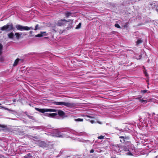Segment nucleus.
Listing matches in <instances>:
<instances>
[{
	"mask_svg": "<svg viewBox=\"0 0 158 158\" xmlns=\"http://www.w3.org/2000/svg\"><path fill=\"white\" fill-rule=\"evenodd\" d=\"M35 109L37 110L38 111H40V109L38 108H35Z\"/></svg>",
	"mask_w": 158,
	"mask_h": 158,
	"instance_id": "obj_34",
	"label": "nucleus"
},
{
	"mask_svg": "<svg viewBox=\"0 0 158 158\" xmlns=\"http://www.w3.org/2000/svg\"><path fill=\"white\" fill-rule=\"evenodd\" d=\"M73 14L69 12H67L65 13V15L67 17H68L70 16H73Z\"/></svg>",
	"mask_w": 158,
	"mask_h": 158,
	"instance_id": "obj_14",
	"label": "nucleus"
},
{
	"mask_svg": "<svg viewBox=\"0 0 158 158\" xmlns=\"http://www.w3.org/2000/svg\"><path fill=\"white\" fill-rule=\"evenodd\" d=\"M81 23H80L76 27V29H78L80 28V26H81Z\"/></svg>",
	"mask_w": 158,
	"mask_h": 158,
	"instance_id": "obj_25",
	"label": "nucleus"
},
{
	"mask_svg": "<svg viewBox=\"0 0 158 158\" xmlns=\"http://www.w3.org/2000/svg\"><path fill=\"white\" fill-rule=\"evenodd\" d=\"M98 123L99 124H101V123L99 122H98Z\"/></svg>",
	"mask_w": 158,
	"mask_h": 158,
	"instance_id": "obj_40",
	"label": "nucleus"
},
{
	"mask_svg": "<svg viewBox=\"0 0 158 158\" xmlns=\"http://www.w3.org/2000/svg\"><path fill=\"white\" fill-rule=\"evenodd\" d=\"M139 99V101L142 103L145 104L147 103V100H144L143 98H141V97H139L136 98Z\"/></svg>",
	"mask_w": 158,
	"mask_h": 158,
	"instance_id": "obj_11",
	"label": "nucleus"
},
{
	"mask_svg": "<svg viewBox=\"0 0 158 158\" xmlns=\"http://www.w3.org/2000/svg\"><path fill=\"white\" fill-rule=\"evenodd\" d=\"M16 28L18 30L23 31V30L28 31L30 29H33L32 27H28L27 26H24L20 25H16L15 26Z\"/></svg>",
	"mask_w": 158,
	"mask_h": 158,
	"instance_id": "obj_5",
	"label": "nucleus"
},
{
	"mask_svg": "<svg viewBox=\"0 0 158 158\" xmlns=\"http://www.w3.org/2000/svg\"><path fill=\"white\" fill-rule=\"evenodd\" d=\"M2 49V45L0 44V54L1 53V51Z\"/></svg>",
	"mask_w": 158,
	"mask_h": 158,
	"instance_id": "obj_23",
	"label": "nucleus"
},
{
	"mask_svg": "<svg viewBox=\"0 0 158 158\" xmlns=\"http://www.w3.org/2000/svg\"><path fill=\"white\" fill-rule=\"evenodd\" d=\"M28 117L30 118H31V119H32L33 117L31 116H28Z\"/></svg>",
	"mask_w": 158,
	"mask_h": 158,
	"instance_id": "obj_33",
	"label": "nucleus"
},
{
	"mask_svg": "<svg viewBox=\"0 0 158 158\" xmlns=\"http://www.w3.org/2000/svg\"><path fill=\"white\" fill-rule=\"evenodd\" d=\"M35 37H40V34H38V35H35Z\"/></svg>",
	"mask_w": 158,
	"mask_h": 158,
	"instance_id": "obj_32",
	"label": "nucleus"
},
{
	"mask_svg": "<svg viewBox=\"0 0 158 158\" xmlns=\"http://www.w3.org/2000/svg\"><path fill=\"white\" fill-rule=\"evenodd\" d=\"M85 117L86 118H92L93 117H92L91 116H89V115H86L85 116Z\"/></svg>",
	"mask_w": 158,
	"mask_h": 158,
	"instance_id": "obj_28",
	"label": "nucleus"
},
{
	"mask_svg": "<svg viewBox=\"0 0 158 158\" xmlns=\"http://www.w3.org/2000/svg\"><path fill=\"white\" fill-rule=\"evenodd\" d=\"M20 35L18 33H16L15 34V37L17 39H19Z\"/></svg>",
	"mask_w": 158,
	"mask_h": 158,
	"instance_id": "obj_16",
	"label": "nucleus"
},
{
	"mask_svg": "<svg viewBox=\"0 0 158 158\" xmlns=\"http://www.w3.org/2000/svg\"><path fill=\"white\" fill-rule=\"evenodd\" d=\"M45 127H43V126H40V129H42L43 130H44V129Z\"/></svg>",
	"mask_w": 158,
	"mask_h": 158,
	"instance_id": "obj_30",
	"label": "nucleus"
},
{
	"mask_svg": "<svg viewBox=\"0 0 158 158\" xmlns=\"http://www.w3.org/2000/svg\"><path fill=\"white\" fill-rule=\"evenodd\" d=\"M94 152V150L91 149V150H90V153H93Z\"/></svg>",
	"mask_w": 158,
	"mask_h": 158,
	"instance_id": "obj_29",
	"label": "nucleus"
},
{
	"mask_svg": "<svg viewBox=\"0 0 158 158\" xmlns=\"http://www.w3.org/2000/svg\"><path fill=\"white\" fill-rule=\"evenodd\" d=\"M74 131L73 130L70 129H68L66 131H65L68 132H71L73 133V132Z\"/></svg>",
	"mask_w": 158,
	"mask_h": 158,
	"instance_id": "obj_19",
	"label": "nucleus"
},
{
	"mask_svg": "<svg viewBox=\"0 0 158 158\" xmlns=\"http://www.w3.org/2000/svg\"><path fill=\"white\" fill-rule=\"evenodd\" d=\"M13 102H15V99H14V100H13Z\"/></svg>",
	"mask_w": 158,
	"mask_h": 158,
	"instance_id": "obj_38",
	"label": "nucleus"
},
{
	"mask_svg": "<svg viewBox=\"0 0 158 158\" xmlns=\"http://www.w3.org/2000/svg\"><path fill=\"white\" fill-rule=\"evenodd\" d=\"M44 38H46V39H48V37H45Z\"/></svg>",
	"mask_w": 158,
	"mask_h": 158,
	"instance_id": "obj_41",
	"label": "nucleus"
},
{
	"mask_svg": "<svg viewBox=\"0 0 158 158\" xmlns=\"http://www.w3.org/2000/svg\"><path fill=\"white\" fill-rule=\"evenodd\" d=\"M146 120V119H145V118H144L143 121H145V120Z\"/></svg>",
	"mask_w": 158,
	"mask_h": 158,
	"instance_id": "obj_39",
	"label": "nucleus"
},
{
	"mask_svg": "<svg viewBox=\"0 0 158 158\" xmlns=\"http://www.w3.org/2000/svg\"><path fill=\"white\" fill-rule=\"evenodd\" d=\"M13 29V26L12 24L9 25L7 24L1 27V30L2 31H9Z\"/></svg>",
	"mask_w": 158,
	"mask_h": 158,
	"instance_id": "obj_6",
	"label": "nucleus"
},
{
	"mask_svg": "<svg viewBox=\"0 0 158 158\" xmlns=\"http://www.w3.org/2000/svg\"><path fill=\"white\" fill-rule=\"evenodd\" d=\"M104 136L101 135L98 137V138L99 139H102L104 138Z\"/></svg>",
	"mask_w": 158,
	"mask_h": 158,
	"instance_id": "obj_22",
	"label": "nucleus"
},
{
	"mask_svg": "<svg viewBox=\"0 0 158 158\" xmlns=\"http://www.w3.org/2000/svg\"><path fill=\"white\" fill-rule=\"evenodd\" d=\"M119 138L121 139L120 141L122 143H124L126 141H128V140L129 139V137L126 136H120Z\"/></svg>",
	"mask_w": 158,
	"mask_h": 158,
	"instance_id": "obj_10",
	"label": "nucleus"
},
{
	"mask_svg": "<svg viewBox=\"0 0 158 158\" xmlns=\"http://www.w3.org/2000/svg\"><path fill=\"white\" fill-rule=\"evenodd\" d=\"M115 27H116L118 28H121V27L119 26V25L117 23H116L114 25Z\"/></svg>",
	"mask_w": 158,
	"mask_h": 158,
	"instance_id": "obj_21",
	"label": "nucleus"
},
{
	"mask_svg": "<svg viewBox=\"0 0 158 158\" xmlns=\"http://www.w3.org/2000/svg\"><path fill=\"white\" fill-rule=\"evenodd\" d=\"M68 21L66 20L65 19H61L58 21L57 22V25L59 26H63L65 25L66 22Z\"/></svg>",
	"mask_w": 158,
	"mask_h": 158,
	"instance_id": "obj_9",
	"label": "nucleus"
},
{
	"mask_svg": "<svg viewBox=\"0 0 158 158\" xmlns=\"http://www.w3.org/2000/svg\"><path fill=\"white\" fill-rule=\"evenodd\" d=\"M1 104H0V108H3V109H5V110H9V111L10 110H9V109H8V108H5L4 107H3L2 106H1Z\"/></svg>",
	"mask_w": 158,
	"mask_h": 158,
	"instance_id": "obj_20",
	"label": "nucleus"
},
{
	"mask_svg": "<svg viewBox=\"0 0 158 158\" xmlns=\"http://www.w3.org/2000/svg\"><path fill=\"white\" fill-rule=\"evenodd\" d=\"M39 27V25L38 24H37L36 26H35V30H37V28H38V27Z\"/></svg>",
	"mask_w": 158,
	"mask_h": 158,
	"instance_id": "obj_26",
	"label": "nucleus"
},
{
	"mask_svg": "<svg viewBox=\"0 0 158 158\" xmlns=\"http://www.w3.org/2000/svg\"><path fill=\"white\" fill-rule=\"evenodd\" d=\"M8 37L10 39H13L14 37V34L13 32H10L8 34Z\"/></svg>",
	"mask_w": 158,
	"mask_h": 158,
	"instance_id": "obj_12",
	"label": "nucleus"
},
{
	"mask_svg": "<svg viewBox=\"0 0 158 158\" xmlns=\"http://www.w3.org/2000/svg\"><path fill=\"white\" fill-rule=\"evenodd\" d=\"M142 118H139V120L140 121V122L141 121V120Z\"/></svg>",
	"mask_w": 158,
	"mask_h": 158,
	"instance_id": "obj_37",
	"label": "nucleus"
},
{
	"mask_svg": "<svg viewBox=\"0 0 158 158\" xmlns=\"http://www.w3.org/2000/svg\"><path fill=\"white\" fill-rule=\"evenodd\" d=\"M144 73L146 76H148V74L146 72H144Z\"/></svg>",
	"mask_w": 158,
	"mask_h": 158,
	"instance_id": "obj_31",
	"label": "nucleus"
},
{
	"mask_svg": "<svg viewBox=\"0 0 158 158\" xmlns=\"http://www.w3.org/2000/svg\"><path fill=\"white\" fill-rule=\"evenodd\" d=\"M53 132L54 134V135H53V136H55L59 137H62L64 136L63 135V134L59 132L56 130H54Z\"/></svg>",
	"mask_w": 158,
	"mask_h": 158,
	"instance_id": "obj_8",
	"label": "nucleus"
},
{
	"mask_svg": "<svg viewBox=\"0 0 158 158\" xmlns=\"http://www.w3.org/2000/svg\"><path fill=\"white\" fill-rule=\"evenodd\" d=\"M53 145L51 142L41 141L40 142V147L46 150L53 148Z\"/></svg>",
	"mask_w": 158,
	"mask_h": 158,
	"instance_id": "obj_2",
	"label": "nucleus"
},
{
	"mask_svg": "<svg viewBox=\"0 0 158 158\" xmlns=\"http://www.w3.org/2000/svg\"><path fill=\"white\" fill-rule=\"evenodd\" d=\"M32 33V31H30V33Z\"/></svg>",
	"mask_w": 158,
	"mask_h": 158,
	"instance_id": "obj_36",
	"label": "nucleus"
},
{
	"mask_svg": "<svg viewBox=\"0 0 158 158\" xmlns=\"http://www.w3.org/2000/svg\"><path fill=\"white\" fill-rule=\"evenodd\" d=\"M90 122L92 123H93L94 122V121H90Z\"/></svg>",
	"mask_w": 158,
	"mask_h": 158,
	"instance_id": "obj_35",
	"label": "nucleus"
},
{
	"mask_svg": "<svg viewBox=\"0 0 158 158\" xmlns=\"http://www.w3.org/2000/svg\"><path fill=\"white\" fill-rule=\"evenodd\" d=\"M57 112L58 114L60 116H63L65 114L64 112L61 110H56L51 109H40V112Z\"/></svg>",
	"mask_w": 158,
	"mask_h": 158,
	"instance_id": "obj_3",
	"label": "nucleus"
},
{
	"mask_svg": "<svg viewBox=\"0 0 158 158\" xmlns=\"http://www.w3.org/2000/svg\"><path fill=\"white\" fill-rule=\"evenodd\" d=\"M19 60V59H16L14 63L13 64V66H16L17 65L18 62Z\"/></svg>",
	"mask_w": 158,
	"mask_h": 158,
	"instance_id": "obj_15",
	"label": "nucleus"
},
{
	"mask_svg": "<svg viewBox=\"0 0 158 158\" xmlns=\"http://www.w3.org/2000/svg\"><path fill=\"white\" fill-rule=\"evenodd\" d=\"M147 91L146 90H143L141 91V92L143 93H145L147 92Z\"/></svg>",
	"mask_w": 158,
	"mask_h": 158,
	"instance_id": "obj_27",
	"label": "nucleus"
},
{
	"mask_svg": "<svg viewBox=\"0 0 158 158\" xmlns=\"http://www.w3.org/2000/svg\"><path fill=\"white\" fill-rule=\"evenodd\" d=\"M143 42V41L140 39H138L136 42V45H138L139 44L142 43Z\"/></svg>",
	"mask_w": 158,
	"mask_h": 158,
	"instance_id": "obj_17",
	"label": "nucleus"
},
{
	"mask_svg": "<svg viewBox=\"0 0 158 158\" xmlns=\"http://www.w3.org/2000/svg\"><path fill=\"white\" fill-rule=\"evenodd\" d=\"M31 156V154L30 153H28L27 155L25 156V157L26 158L29 157Z\"/></svg>",
	"mask_w": 158,
	"mask_h": 158,
	"instance_id": "obj_24",
	"label": "nucleus"
},
{
	"mask_svg": "<svg viewBox=\"0 0 158 158\" xmlns=\"http://www.w3.org/2000/svg\"><path fill=\"white\" fill-rule=\"evenodd\" d=\"M55 104L57 105H61L64 106L72 108L75 106L74 103H70L69 102H55Z\"/></svg>",
	"mask_w": 158,
	"mask_h": 158,
	"instance_id": "obj_4",
	"label": "nucleus"
},
{
	"mask_svg": "<svg viewBox=\"0 0 158 158\" xmlns=\"http://www.w3.org/2000/svg\"><path fill=\"white\" fill-rule=\"evenodd\" d=\"M74 120L76 122H82L83 121V119L82 118H78L75 119Z\"/></svg>",
	"mask_w": 158,
	"mask_h": 158,
	"instance_id": "obj_18",
	"label": "nucleus"
},
{
	"mask_svg": "<svg viewBox=\"0 0 158 158\" xmlns=\"http://www.w3.org/2000/svg\"><path fill=\"white\" fill-rule=\"evenodd\" d=\"M48 34L46 33V31L41 32H40V37L47 36L48 35Z\"/></svg>",
	"mask_w": 158,
	"mask_h": 158,
	"instance_id": "obj_13",
	"label": "nucleus"
},
{
	"mask_svg": "<svg viewBox=\"0 0 158 158\" xmlns=\"http://www.w3.org/2000/svg\"><path fill=\"white\" fill-rule=\"evenodd\" d=\"M46 112H42V113H43V114H42L41 115H42L43 117V116L44 115H45V116H47L49 117L54 118L57 115V114L56 113L50 114L46 113Z\"/></svg>",
	"mask_w": 158,
	"mask_h": 158,
	"instance_id": "obj_7",
	"label": "nucleus"
},
{
	"mask_svg": "<svg viewBox=\"0 0 158 158\" xmlns=\"http://www.w3.org/2000/svg\"><path fill=\"white\" fill-rule=\"evenodd\" d=\"M114 150L117 153H118L122 152L125 153L127 155L132 156H133L135 152L134 150L132 147L127 148L125 146L114 145L113 146Z\"/></svg>",
	"mask_w": 158,
	"mask_h": 158,
	"instance_id": "obj_1",
	"label": "nucleus"
}]
</instances>
